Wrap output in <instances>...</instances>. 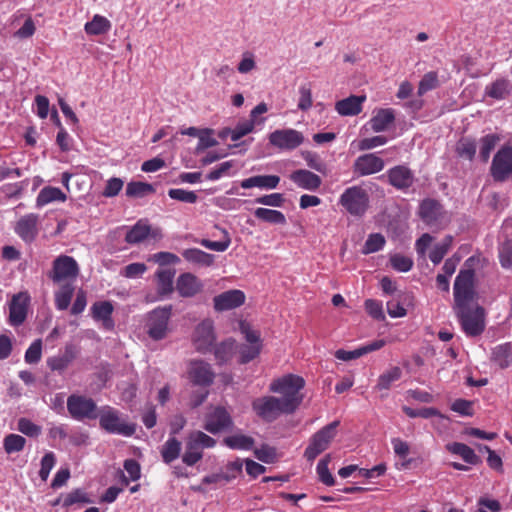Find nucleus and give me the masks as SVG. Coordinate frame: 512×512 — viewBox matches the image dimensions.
<instances>
[{
    "label": "nucleus",
    "instance_id": "nucleus-6",
    "mask_svg": "<svg viewBox=\"0 0 512 512\" xmlns=\"http://www.w3.org/2000/svg\"><path fill=\"white\" fill-rule=\"evenodd\" d=\"M305 386V381L301 376L287 374L283 377L273 380L270 384V391L282 394L283 401L291 400L295 405V410L301 404L303 397L299 394Z\"/></svg>",
    "mask_w": 512,
    "mask_h": 512
},
{
    "label": "nucleus",
    "instance_id": "nucleus-42",
    "mask_svg": "<svg viewBox=\"0 0 512 512\" xmlns=\"http://www.w3.org/2000/svg\"><path fill=\"white\" fill-rule=\"evenodd\" d=\"M453 244V236L446 235L444 239L437 243L429 253V259L434 265L441 263Z\"/></svg>",
    "mask_w": 512,
    "mask_h": 512
},
{
    "label": "nucleus",
    "instance_id": "nucleus-46",
    "mask_svg": "<svg viewBox=\"0 0 512 512\" xmlns=\"http://www.w3.org/2000/svg\"><path fill=\"white\" fill-rule=\"evenodd\" d=\"M174 274L175 272L170 269L160 270L156 273L157 289L161 296L168 295L172 292Z\"/></svg>",
    "mask_w": 512,
    "mask_h": 512
},
{
    "label": "nucleus",
    "instance_id": "nucleus-1",
    "mask_svg": "<svg viewBox=\"0 0 512 512\" xmlns=\"http://www.w3.org/2000/svg\"><path fill=\"white\" fill-rule=\"evenodd\" d=\"M475 261V257H469L465 261V268L461 269L456 276L453 287L454 307L470 305L473 301L475 295L473 264Z\"/></svg>",
    "mask_w": 512,
    "mask_h": 512
},
{
    "label": "nucleus",
    "instance_id": "nucleus-5",
    "mask_svg": "<svg viewBox=\"0 0 512 512\" xmlns=\"http://www.w3.org/2000/svg\"><path fill=\"white\" fill-rule=\"evenodd\" d=\"M454 310L461 327L467 336L475 337L484 331L485 313L482 307H471L470 305H465L461 307H454Z\"/></svg>",
    "mask_w": 512,
    "mask_h": 512
},
{
    "label": "nucleus",
    "instance_id": "nucleus-36",
    "mask_svg": "<svg viewBox=\"0 0 512 512\" xmlns=\"http://www.w3.org/2000/svg\"><path fill=\"white\" fill-rule=\"evenodd\" d=\"M236 341L229 338L215 346L214 355L218 364L227 363L232 359L236 352Z\"/></svg>",
    "mask_w": 512,
    "mask_h": 512
},
{
    "label": "nucleus",
    "instance_id": "nucleus-21",
    "mask_svg": "<svg viewBox=\"0 0 512 512\" xmlns=\"http://www.w3.org/2000/svg\"><path fill=\"white\" fill-rule=\"evenodd\" d=\"M245 302V294L241 290L233 289L225 291L214 297V309L227 311L240 307Z\"/></svg>",
    "mask_w": 512,
    "mask_h": 512
},
{
    "label": "nucleus",
    "instance_id": "nucleus-58",
    "mask_svg": "<svg viewBox=\"0 0 512 512\" xmlns=\"http://www.w3.org/2000/svg\"><path fill=\"white\" fill-rule=\"evenodd\" d=\"M392 268L399 272H408L413 267V260L402 254H394L390 257Z\"/></svg>",
    "mask_w": 512,
    "mask_h": 512
},
{
    "label": "nucleus",
    "instance_id": "nucleus-9",
    "mask_svg": "<svg viewBox=\"0 0 512 512\" xmlns=\"http://www.w3.org/2000/svg\"><path fill=\"white\" fill-rule=\"evenodd\" d=\"M79 274V265L77 261L67 255H60L53 261L52 270L49 277L54 283H72Z\"/></svg>",
    "mask_w": 512,
    "mask_h": 512
},
{
    "label": "nucleus",
    "instance_id": "nucleus-49",
    "mask_svg": "<svg viewBox=\"0 0 512 512\" xmlns=\"http://www.w3.org/2000/svg\"><path fill=\"white\" fill-rule=\"evenodd\" d=\"M26 439L18 434H8L3 440V448L7 454L17 453L24 449Z\"/></svg>",
    "mask_w": 512,
    "mask_h": 512
},
{
    "label": "nucleus",
    "instance_id": "nucleus-30",
    "mask_svg": "<svg viewBox=\"0 0 512 512\" xmlns=\"http://www.w3.org/2000/svg\"><path fill=\"white\" fill-rule=\"evenodd\" d=\"M512 93V84L509 80L500 78L487 85L485 95L496 100H502Z\"/></svg>",
    "mask_w": 512,
    "mask_h": 512
},
{
    "label": "nucleus",
    "instance_id": "nucleus-32",
    "mask_svg": "<svg viewBox=\"0 0 512 512\" xmlns=\"http://www.w3.org/2000/svg\"><path fill=\"white\" fill-rule=\"evenodd\" d=\"M491 359L500 368H508L512 364V342H507L494 347Z\"/></svg>",
    "mask_w": 512,
    "mask_h": 512
},
{
    "label": "nucleus",
    "instance_id": "nucleus-57",
    "mask_svg": "<svg viewBox=\"0 0 512 512\" xmlns=\"http://www.w3.org/2000/svg\"><path fill=\"white\" fill-rule=\"evenodd\" d=\"M168 196L173 200L190 204L195 203L198 199V196L195 192L181 188L170 189L168 191Z\"/></svg>",
    "mask_w": 512,
    "mask_h": 512
},
{
    "label": "nucleus",
    "instance_id": "nucleus-54",
    "mask_svg": "<svg viewBox=\"0 0 512 512\" xmlns=\"http://www.w3.org/2000/svg\"><path fill=\"white\" fill-rule=\"evenodd\" d=\"M42 356V340L36 339L25 352L24 359L27 364H37Z\"/></svg>",
    "mask_w": 512,
    "mask_h": 512
},
{
    "label": "nucleus",
    "instance_id": "nucleus-23",
    "mask_svg": "<svg viewBox=\"0 0 512 512\" xmlns=\"http://www.w3.org/2000/svg\"><path fill=\"white\" fill-rule=\"evenodd\" d=\"M366 101L364 95H351L335 103V110L341 116H356L362 111V105Z\"/></svg>",
    "mask_w": 512,
    "mask_h": 512
},
{
    "label": "nucleus",
    "instance_id": "nucleus-16",
    "mask_svg": "<svg viewBox=\"0 0 512 512\" xmlns=\"http://www.w3.org/2000/svg\"><path fill=\"white\" fill-rule=\"evenodd\" d=\"M385 167L384 160L375 153H367L360 155L353 163V172L355 175L362 177L376 174Z\"/></svg>",
    "mask_w": 512,
    "mask_h": 512
},
{
    "label": "nucleus",
    "instance_id": "nucleus-13",
    "mask_svg": "<svg viewBox=\"0 0 512 512\" xmlns=\"http://www.w3.org/2000/svg\"><path fill=\"white\" fill-rule=\"evenodd\" d=\"M269 142L281 150H294L304 142V136L295 129H278L270 133Z\"/></svg>",
    "mask_w": 512,
    "mask_h": 512
},
{
    "label": "nucleus",
    "instance_id": "nucleus-26",
    "mask_svg": "<svg viewBox=\"0 0 512 512\" xmlns=\"http://www.w3.org/2000/svg\"><path fill=\"white\" fill-rule=\"evenodd\" d=\"M201 288L200 280L192 273L181 274L176 282V289L182 297H193Z\"/></svg>",
    "mask_w": 512,
    "mask_h": 512
},
{
    "label": "nucleus",
    "instance_id": "nucleus-44",
    "mask_svg": "<svg viewBox=\"0 0 512 512\" xmlns=\"http://www.w3.org/2000/svg\"><path fill=\"white\" fill-rule=\"evenodd\" d=\"M499 141L500 137L494 133L487 134L480 138L479 157L482 162L486 163L489 160L491 152L494 150Z\"/></svg>",
    "mask_w": 512,
    "mask_h": 512
},
{
    "label": "nucleus",
    "instance_id": "nucleus-31",
    "mask_svg": "<svg viewBox=\"0 0 512 512\" xmlns=\"http://www.w3.org/2000/svg\"><path fill=\"white\" fill-rule=\"evenodd\" d=\"M183 258L193 264L202 267H209L214 263L215 256L198 248L185 249L182 252Z\"/></svg>",
    "mask_w": 512,
    "mask_h": 512
},
{
    "label": "nucleus",
    "instance_id": "nucleus-19",
    "mask_svg": "<svg viewBox=\"0 0 512 512\" xmlns=\"http://www.w3.org/2000/svg\"><path fill=\"white\" fill-rule=\"evenodd\" d=\"M39 215L29 213L22 216L15 224V233L26 243H32L39 233Z\"/></svg>",
    "mask_w": 512,
    "mask_h": 512
},
{
    "label": "nucleus",
    "instance_id": "nucleus-17",
    "mask_svg": "<svg viewBox=\"0 0 512 512\" xmlns=\"http://www.w3.org/2000/svg\"><path fill=\"white\" fill-rule=\"evenodd\" d=\"M188 376L194 385L210 386L215 378L211 365L203 360H193L189 364Z\"/></svg>",
    "mask_w": 512,
    "mask_h": 512
},
{
    "label": "nucleus",
    "instance_id": "nucleus-20",
    "mask_svg": "<svg viewBox=\"0 0 512 512\" xmlns=\"http://www.w3.org/2000/svg\"><path fill=\"white\" fill-rule=\"evenodd\" d=\"M30 296L27 292H19L13 295L9 305V323L12 326H20L27 317Z\"/></svg>",
    "mask_w": 512,
    "mask_h": 512
},
{
    "label": "nucleus",
    "instance_id": "nucleus-59",
    "mask_svg": "<svg viewBox=\"0 0 512 512\" xmlns=\"http://www.w3.org/2000/svg\"><path fill=\"white\" fill-rule=\"evenodd\" d=\"M261 344H245L242 345L239 349L240 353V362L242 364H246L253 359H255L260 351H261Z\"/></svg>",
    "mask_w": 512,
    "mask_h": 512
},
{
    "label": "nucleus",
    "instance_id": "nucleus-25",
    "mask_svg": "<svg viewBox=\"0 0 512 512\" xmlns=\"http://www.w3.org/2000/svg\"><path fill=\"white\" fill-rule=\"evenodd\" d=\"M280 183V177L277 175H255L240 181L243 189L259 188L262 190H272L277 188Z\"/></svg>",
    "mask_w": 512,
    "mask_h": 512
},
{
    "label": "nucleus",
    "instance_id": "nucleus-51",
    "mask_svg": "<svg viewBox=\"0 0 512 512\" xmlns=\"http://www.w3.org/2000/svg\"><path fill=\"white\" fill-rule=\"evenodd\" d=\"M124 469L128 473L129 478H127L124 474V472L120 471L121 474V480L124 485H128L130 480L136 481L141 476L140 471V465L139 463L134 459H127L124 461Z\"/></svg>",
    "mask_w": 512,
    "mask_h": 512
},
{
    "label": "nucleus",
    "instance_id": "nucleus-45",
    "mask_svg": "<svg viewBox=\"0 0 512 512\" xmlns=\"http://www.w3.org/2000/svg\"><path fill=\"white\" fill-rule=\"evenodd\" d=\"M391 444L395 455L402 460L399 469L409 468L412 462V460L408 458L410 445L400 438H392Z\"/></svg>",
    "mask_w": 512,
    "mask_h": 512
},
{
    "label": "nucleus",
    "instance_id": "nucleus-52",
    "mask_svg": "<svg viewBox=\"0 0 512 512\" xmlns=\"http://www.w3.org/2000/svg\"><path fill=\"white\" fill-rule=\"evenodd\" d=\"M438 86V74L430 71L422 77L418 85V96L422 97L425 93L435 89Z\"/></svg>",
    "mask_w": 512,
    "mask_h": 512
},
{
    "label": "nucleus",
    "instance_id": "nucleus-41",
    "mask_svg": "<svg viewBox=\"0 0 512 512\" xmlns=\"http://www.w3.org/2000/svg\"><path fill=\"white\" fill-rule=\"evenodd\" d=\"M477 142L470 137L461 138L456 144V153L460 158L472 161L475 157Z\"/></svg>",
    "mask_w": 512,
    "mask_h": 512
},
{
    "label": "nucleus",
    "instance_id": "nucleus-43",
    "mask_svg": "<svg viewBox=\"0 0 512 512\" xmlns=\"http://www.w3.org/2000/svg\"><path fill=\"white\" fill-rule=\"evenodd\" d=\"M254 216L264 222L270 224L284 225L286 223L285 215L279 210H273L268 208H257L254 211Z\"/></svg>",
    "mask_w": 512,
    "mask_h": 512
},
{
    "label": "nucleus",
    "instance_id": "nucleus-8",
    "mask_svg": "<svg viewBox=\"0 0 512 512\" xmlns=\"http://www.w3.org/2000/svg\"><path fill=\"white\" fill-rule=\"evenodd\" d=\"M338 425L339 421H333L312 436L304 452V457L308 461H314L319 454L328 448L330 442L336 436V428Z\"/></svg>",
    "mask_w": 512,
    "mask_h": 512
},
{
    "label": "nucleus",
    "instance_id": "nucleus-18",
    "mask_svg": "<svg viewBox=\"0 0 512 512\" xmlns=\"http://www.w3.org/2000/svg\"><path fill=\"white\" fill-rule=\"evenodd\" d=\"M386 177L391 186L404 192L407 191L415 181L414 173L406 165H397L388 169Z\"/></svg>",
    "mask_w": 512,
    "mask_h": 512
},
{
    "label": "nucleus",
    "instance_id": "nucleus-33",
    "mask_svg": "<svg viewBox=\"0 0 512 512\" xmlns=\"http://www.w3.org/2000/svg\"><path fill=\"white\" fill-rule=\"evenodd\" d=\"M151 233V227L147 221L139 220L133 227H131L125 236V241L128 244H138L143 242Z\"/></svg>",
    "mask_w": 512,
    "mask_h": 512
},
{
    "label": "nucleus",
    "instance_id": "nucleus-11",
    "mask_svg": "<svg viewBox=\"0 0 512 512\" xmlns=\"http://www.w3.org/2000/svg\"><path fill=\"white\" fill-rule=\"evenodd\" d=\"M216 340L214 324L211 319H204L194 329L191 341L195 350L199 353L206 354Z\"/></svg>",
    "mask_w": 512,
    "mask_h": 512
},
{
    "label": "nucleus",
    "instance_id": "nucleus-27",
    "mask_svg": "<svg viewBox=\"0 0 512 512\" xmlns=\"http://www.w3.org/2000/svg\"><path fill=\"white\" fill-rule=\"evenodd\" d=\"M395 121V113L391 108L378 109L369 121L371 130L375 133L386 131Z\"/></svg>",
    "mask_w": 512,
    "mask_h": 512
},
{
    "label": "nucleus",
    "instance_id": "nucleus-38",
    "mask_svg": "<svg viewBox=\"0 0 512 512\" xmlns=\"http://www.w3.org/2000/svg\"><path fill=\"white\" fill-rule=\"evenodd\" d=\"M224 444L233 450H251L254 446V439L250 436L236 433L230 436H227L223 440Z\"/></svg>",
    "mask_w": 512,
    "mask_h": 512
},
{
    "label": "nucleus",
    "instance_id": "nucleus-56",
    "mask_svg": "<svg viewBox=\"0 0 512 512\" xmlns=\"http://www.w3.org/2000/svg\"><path fill=\"white\" fill-rule=\"evenodd\" d=\"M384 245H385L384 236L379 233H374V234L369 235V237L367 238V240L364 244V247H363V252L365 254L374 253V252L381 250Z\"/></svg>",
    "mask_w": 512,
    "mask_h": 512
},
{
    "label": "nucleus",
    "instance_id": "nucleus-14",
    "mask_svg": "<svg viewBox=\"0 0 512 512\" xmlns=\"http://www.w3.org/2000/svg\"><path fill=\"white\" fill-rule=\"evenodd\" d=\"M419 216L426 225L437 227L443 223L445 211L439 201L427 198L420 203Z\"/></svg>",
    "mask_w": 512,
    "mask_h": 512
},
{
    "label": "nucleus",
    "instance_id": "nucleus-12",
    "mask_svg": "<svg viewBox=\"0 0 512 512\" xmlns=\"http://www.w3.org/2000/svg\"><path fill=\"white\" fill-rule=\"evenodd\" d=\"M512 174V146L504 145L494 155L491 175L495 181H505Z\"/></svg>",
    "mask_w": 512,
    "mask_h": 512
},
{
    "label": "nucleus",
    "instance_id": "nucleus-40",
    "mask_svg": "<svg viewBox=\"0 0 512 512\" xmlns=\"http://www.w3.org/2000/svg\"><path fill=\"white\" fill-rule=\"evenodd\" d=\"M74 290L75 288L73 283H64L55 292V307L58 310L63 311L69 307Z\"/></svg>",
    "mask_w": 512,
    "mask_h": 512
},
{
    "label": "nucleus",
    "instance_id": "nucleus-24",
    "mask_svg": "<svg viewBox=\"0 0 512 512\" xmlns=\"http://www.w3.org/2000/svg\"><path fill=\"white\" fill-rule=\"evenodd\" d=\"M114 307L110 301L95 302L91 307L92 317L96 321H100L106 330L114 328L112 319Z\"/></svg>",
    "mask_w": 512,
    "mask_h": 512
},
{
    "label": "nucleus",
    "instance_id": "nucleus-39",
    "mask_svg": "<svg viewBox=\"0 0 512 512\" xmlns=\"http://www.w3.org/2000/svg\"><path fill=\"white\" fill-rule=\"evenodd\" d=\"M75 358L73 348L67 346L62 355L51 357L47 360V365L52 371L62 372Z\"/></svg>",
    "mask_w": 512,
    "mask_h": 512
},
{
    "label": "nucleus",
    "instance_id": "nucleus-7",
    "mask_svg": "<svg viewBox=\"0 0 512 512\" xmlns=\"http://www.w3.org/2000/svg\"><path fill=\"white\" fill-rule=\"evenodd\" d=\"M171 313L172 307L168 305L157 307L147 314L145 331L151 339L160 341L167 337Z\"/></svg>",
    "mask_w": 512,
    "mask_h": 512
},
{
    "label": "nucleus",
    "instance_id": "nucleus-15",
    "mask_svg": "<svg viewBox=\"0 0 512 512\" xmlns=\"http://www.w3.org/2000/svg\"><path fill=\"white\" fill-rule=\"evenodd\" d=\"M233 420L223 407H215L205 416L204 429L211 434L232 428Z\"/></svg>",
    "mask_w": 512,
    "mask_h": 512
},
{
    "label": "nucleus",
    "instance_id": "nucleus-3",
    "mask_svg": "<svg viewBox=\"0 0 512 512\" xmlns=\"http://www.w3.org/2000/svg\"><path fill=\"white\" fill-rule=\"evenodd\" d=\"M338 204L351 216L361 218L370 207L369 193L359 185L348 187L340 195Z\"/></svg>",
    "mask_w": 512,
    "mask_h": 512
},
{
    "label": "nucleus",
    "instance_id": "nucleus-63",
    "mask_svg": "<svg viewBox=\"0 0 512 512\" xmlns=\"http://www.w3.org/2000/svg\"><path fill=\"white\" fill-rule=\"evenodd\" d=\"M299 100H298V109L301 111H307L312 107V91L308 85H301L299 87Z\"/></svg>",
    "mask_w": 512,
    "mask_h": 512
},
{
    "label": "nucleus",
    "instance_id": "nucleus-61",
    "mask_svg": "<svg viewBox=\"0 0 512 512\" xmlns=\"http://www.w3.org/2000/svg\"><path fill=\"white\" fill-rule=\"evenodd\" d=\"M255 457L264 463H274L277 459V452L274 447L269 445H262L260 448L254 450Z\"/></svg>",
    "mask_w": 512,
    "mask_h": 512
},
{
    "label": "nucleus",
    "instance_id": "nucleus-47",
    "mask_svg": "<svg viewBox=\"0 0 512 512\" xmlns=\"http://www.w3.org/2000/svg\"><path fill=\"white\" fill-rule=\"evenodd\" d=\"M402 376L401 368L394 366L382 373L375 386L378 390H388L392 383L398 381Z\"/></svg>",
    "mask_w": 512,
    "mask_h": 512
},
{
    "label": "nucleus",
    "instance_id": "nucleus-48",
    "mask_svg": "<svg viewBox=\"0 0 512 512\" xmlns=\"http://www.w3.org/2000/svg\"><path fill=\"white\" fill-rule=\"evenodd\" d=\"M154 187L146 182L131 181L126 186V195L128 197H144L147 194L154 193Z\"/></svg>",
    "mask_w": 512,
    "mask_h": 512
},
{
    "label": "nucleus",
    "instance_id": "nucleus-62",
    "mask_svg": "<svg viewBox=\"0 0 512 512\" xmlns=\"http://www.w3.org/2000/svg\"><path fill=\"white\" fill-rule=\"evenodd\" d=\"M56 463V456L53 452H47L41 459V467L39 470V476L42 481H46L49 477L50 471L53 469Z\"/></svg>",
    "mask_w": 512,
    "mask_h": 512
},
{
    "label": "nucleus",
    "instance_id": "nucleus-2",
    "mask_svg": "<svg viewBox=\"0 0 512 512\" xmlns=\"http://www.w3.org/2000/svg\"><path fill=\"white\" fill-rule=\"evenodd\" d=\"M252 409L262 420L272 422L281 414L293 413L295 405L291 400L283 401L274 396H264L253 400Z\"/></svg>",
    "mask_w": 512,
    "mask_h": 512
},
{
    "label": "nucleus",
    "instance_id": "nucleus-37",
    "mask_svg": "<svg viewBox=\"0 0 512 512\" xmlns=\"http://www.w3.org/2000/svg\"><path fill=\"white\" fill-rule=\"evenodd\" d=\"M181 449V442L175 436H170L160 451L163 462L170 464L175 461L180 456Z\"/></svg>",
    "mask_w": 512,
    "mask_h": 512
},
{
    "label": "nucleus",
    "instance_id": "nucleus-60",
    "mask_svg": "<svg viewBox=\"0 0 512 512\" xmlns=\"http://www.w3.org/2000/svg\"><path fill=\"white\" fill-rule=\"evenodd\" d=\"M90 499L83 489H75L68 493L63 499V506L70 507L76 503H89Z\"/></svg>",
    "mask_w": 512,
    "mask_h": 512
},
{
    "label": "nucleus",
    "instance_id": "nucleus-64",
    "mask_svg": "<svg viewBox=\"0 0 512 512\" xmlns=\"http://www.w3.org/2000/svg\"><path fill=\"white\" fill-rule=\"evenodd\" d=\"M499 260L503 268L512 267V240L503 243L499 250Z\"/></svg>",
    "mask_w": 512,
    "mask_h": 512
},
{
    "label": "nucleus",
    "instance_id": "nucleus-55",
    "mask_svg": "<svg viewBox=\"0 0 512 512\" xmlns=\"http://www.w3.org/2000/svg\"><path fill=\"white\" fill-rule=\"evenodd\" d=\"M17 429L28 437H38L42 432L39 425L24 417L18 420Z\"/></svg>",
    "mask_w": 512,
    "mask_h": 512
},
{
    "label": "nucleus",
    "instance_id": "nucleus-53",
    "mask_svg": "<svg viewBox=\"0 0 512 512\" xmlns=\"http://www.w3.org/2000/svg\"><path fill=\"white\" fill-rule=\"evenodd\" d=\"M329 462L330 457L329 455H327L318 462L316 470L319 479L323 484H325L326 486H333L335 484V479L328 469Z\"/></svg>",
    "mask_w": 512,
    "mask_h": 512
},
{
    "label": "nucleus",
    "instance_id": "nucleus-22",
    "mask_svg": "<svg viewBox=\"0 0 512 512\" xmlns=\"http://www.w3.org/2000/svg\"><path fill=\"white\" fill-rule=\"evenodd\" d=\"M289 178L297 187L308 191H316L322 184L320 176L307 169L295 170Z\"/></svg>",
    "mask_w": 512,
    "mask_h": 512
},
{
    "label": "nucleus",
    "instance_id": "nucleus-35",
    "mask_svg": "<svg viewBox=\"0 0 512 512\" xmlns=\"http://www.w3.org/2000/svg\"><path fill=\"white\" fill-rule=\"evenodd\" d=\"M111 26V22L106 17L96 14L85 24L84 30L88 35L98 36L109 32Z\"/></svg>",
    "mask_w": 512,
    "mask_h": 512
},
{
    "label": "nucleus",
    "instance_id": "nucleus-10",
    "mask_svg": "<svg viewBox=\"0 0 512 512\" xmlns=\"http://www.w3.org/2000/svg\"><path fill=\"white\" fill-rule=\"evenodd\" d=\"M67 410L70 416L77 421L96 419L99 412L92 398L77 394H72L68 397Z\"/></svg>",
    "mask_w": 512,
    "mask_h": 512
},
{
    "label": "nucleus",
    "instance_id": "nucleus-34",
    "mask_svg": "<svg viewBox=\"0 0 512 512\" xmlns=\"http://www.w3.org/2000/svg\"><path fill=\"white\" fill-rule=\"evenodd\" d=\"M203 458V449L188 435L185 443V451L182 455V462L187 466H194Z\"/></svg>",
    "mask_w": 512,
    "mask_h": 512
},
{
    "label": "nucleus",
    "instance_id": "nucleus-29",
    "mask_svg": "<svg viewBox=\"0 0 512 512\" xmlns=\"http://www.w3.org/2000/svg\"><path fill=\"white\" fill-rule=\"evenodd\" d=\"M67 196L60 188L45 186L40 190L36 197V207L41 208L51 202H65Z\"/></svg>",
    "mask_w": 512,
    "mask_h": 512
},
{
    "label": "nucleus",
    "instance_id": "nucleus-4",
    "mask_svg": "<svg viewBox=\"0 0 512 512\" xmlns=\"http://www.w3.org/2000/svg\"><path fill=\"white\" fill-rule=\"evenodd\" d=\"M97 418L100 427L110 434L130 437L136 431L134 423L127 422L122 413L110 406L101 407Z\"/></svg>",
    "mask_w": 512,
    "mask_h": 512
},
{
    "label": "nucleus",
    "instance_id": "nucleus-50",
    "mask_svg": "<svg viewBox=\"0 0 512 512\" xmlns=\"http://www.w3.org/2000/svg\"><path fill=\"white\" fill-rule=\"evenodd\" d=\"M223 238L220 241H211L208 239H202L200 241V244L210 250L216 251V252H224L226 251L230 244H231V238L226 229H222Z\"/></svg>",
    "mask_w": 512,
    "mask_h": 512
},
{
    "label": "nucleus",
    "instance_id": "nucleus-28",
    "mask_svg": "<svg viewBox=\"0 0 512 512\" xmlns=\"http://www.w3.org/2000/svg\"><path fill=\"white\" fill-rule=\"evenodd\" d=\"M446 449L462 458L464 462L470 465H477L481 462L480 457L468 445L460 442H453L446 445Z\"/></svg>",
    "mask_w": 512,
    "mask_h": 512
}]
</instances>
